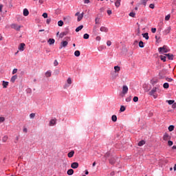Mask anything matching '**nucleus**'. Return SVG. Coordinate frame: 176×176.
<instances>
[{
    "mask_svg": "<svg viewBox=\"0 0 176 176\" xmlns=\"http://www.w3.org/2000/svg\"><path fill=\"white\" fill-rule=\"evenodd\" d=\"M151 32H153V34H155V32H156V28H151Z\"/></svg>",
    "mask_w": 176,
    "mask_h": 176,
    "instance_id": "5fc2aeb1",
    "label": "nucleus"
},
{
    "mask_svg": "<svg viewBox=\"0 0 176 176\" xmlns=\"http://www.w3.org/2000/svg\"><path fill=\"white\" fill-rule=\"evenodd\" d=\"M116 161L115 160V158H111L110 160H109V164H115V162H116Z\"/></svg>",
    "mask_w": 176,
    "mask_h": 176,
    "instance_id": "a878e982",
    "label": "nucleus"
},
{
    "mask_svg": "<svg viewBox=\"0 0 176 176\" xmlns=\"http://www.w3.org/2000/svg\"><path fill=\"white\" fill-rule=\"evenodd\" d=\"M45 76H46L47 78H50V76H52V72H47L45 73Z\"/></svg>",
    "mask_w": 176,
    "mask_h": 176,
    "instance_id": "473e14b6",
    "label": "nucleus"
},
{
    "mask_svg": "<svg viewBox=\"0 0 176 176\" xmlns=\"http://www.w3.org/2000/svg\"><path fill=\"white\" fill-rule=\"evenodd\" d=\"M111 120L113 122H116V120H118V117H116V116H115V115L112 116Z\"/></svg>",
    "mask_w": 176,
    "mask_h": 176,
    "instance_id": "c85d7f7f",
    "label": "nucleus"
},
{
    "mask_svg": "<svg viewBox=\"0 0 176 176\" xmlns=\"http://www.w3.org/2000/svg\"><path fill=\"white\" fill-rule=\"evenodd\" d=\"M43 17H44V19H47V13L44 12V13L43 14Z\"/></svg>",
    "mask_w": 176,
    "mask_h": 176,
    "instance_id": "8fccbe9b",
    "label": "nucleus"
},
{
    "mask_svg": "<svg viewBox=\"0 0 176 176\" xmlns=\"http://www.w3.org/2000/svg\"><path fill=\"white\" fill-rule=\"evenodd\" d=\"M74 56H76V57H79V56H80V51L79 50L75 51Z\"/></svg>",
    "mask_w": 176,
    "mask_h": 176,
    "instance_id": "412c9836",
    "label": "nucleus"
},
{
    "mask_svg": "<svg viewBox=\"0 0 176 176\" xmlns=\"http://www.w3.org/2000/svg\"><path fill=\"white\" fill-rule=\"evenodd\" d=\"M120 111V112H124L126 111V107H124V106H121Z\"/></svg>",
    "mask_w": 176,
    "mask_h": 176,
    "instance_id": "e433bc0d",
    "label": "nucleus"
},
{
    "mask_svg": "<svg viewBox=\"0 0 176 176\" xmlns=\"http://www.w3.org/2000/svg\"><path fill=\"white\" fill-rule=\"evenodd\" d=\"M58 25L59 27H63V25H64V22H63V21H59L58 22Z\"/></svg>",
    "mask_w": 176,
    "mask_h": 176,
    "instance_id": "c9c22d12",
    "label": "nucleus"
},
{
    "mask_svg": "<svg viewBox=\"0 0 176 176\" xmlns=\"http://www.w3.org/2000/svg\"><path fill=\"white\" fill-rule=\"evenodd\" d=\"M122 0H116V1L115 2V5L116 6V8H119V6H120V1Z\"/></svg>",
    "mask_w": 176,
    "mask_h": 176,
    "instance_id": "6ab92c4d",
    "label": "nucleus"
},
{
    "mask_svg": "<svg viewBox=\"0 0 176 176\" xmlns=\"http://www.w3.org/2000/svg\"><path fill=\"white\" fill-rule=\"evenodd\" d=\"M174 143L173 142V141H171V140H168V146H173V144Z\"/></svg>",
    "mask_w": 176,
    "mask_h": 176,
    "instance_id": "4c0bfd02",
    "label": "nucleus"
},
{
    "mask_svg": "<svg viewBox=\"0 0 176 176\" xmlns=\"http://www.w3.org/2000/svg\"><path fill=\"white\" fill-rule=\"evenodd\" d=\"M166 80H167V82H173V78H166Z\"/></svg>",
    "mask_w": 176,
    "mask_h": 176,
    "instance_id": "864d4df0",
    "label": "nucleus"
},
{
    "mask_svg": "<svg viewBox=\"0 0 176 176\" xmlns=\"http://www.w3.org/2000/svg\"><path fill=\"white\" fill-rule=\"evenodd\" d=\"M149 8H150L151 9H155V4H153V3L150 4V5H149Z\"/></svg>",
    "mask_w": 176,
    "mask_h": 176,
    "instance_id": "603ef678",
    "label": "nucleus"
},
{
    "mask_svg": "<svg viewBox=\"0 0 176 176\" xmlns=\"http://www.w3.org/2000/svg\"><path fill=\"white\" fill-rule=\"evenodd\" d=\"M100 30L101 31V32H108V31H109L108 28L104 27V26H102L100 28Z\"/></svg>",
    "mask_w": 176,
    "mask_h": 176,
    "instance_id": "6e6552de",
    "label": "nucleus"
},
{
    "mask_svg": "<svg viewBox=\"0 0 176 176\" xmlns=\"http://www.w3.org/2000/svg\"><path fill=\"white\" fill-rule=\"evenodd\" d=\"M170 17H171V16L170 14L166 15L165 16L166 21H168V20H170Z\"/></svg>",
    "mask_w": 176,
    "mask_h": 176,
    "instance_id": "58836bf2",
    "label": "nucleus"
},
{
    "mask_svg": "<svg viewBox=\"0 0 176 176\" xmlns=\"http://www.w3.org/2000/svg\"><path fill=\"white\" fill-rule=\"evenodd\" d=\"M9 86V82L3 81V89H6Z\"/></svg>",
    "mask_w": 176,
    "mask_h": 176,
    "instance_id": "4468645a",
    "label": "nucleus"
},
{
    "mask_svg": "<svg viewBox=\"0 0 176 176\" xmlns=\"http://www.w3.org/2000/svg\"><path fill=\"white\" fill-rule=\"evenodd\" d=\"M52 21V19L49 18L46 20L47 24H50V22Z\"/></svg>",
    "mask_w": 176,
    "mask_h": 176,
    "instance_id": "3c124183",
    "label": "nucleus"
},
{
    "mask_svg": "<svg viewBox=\"0 0 176 176\" xmlns=\"http://www.w3.org/2000/svg\"><path fill=\"white\" fill-rule=\"evenodd\" d=\"M67 46H68V41H62L60 43V45L59 47V49H63V47H67Z\"/></svg>",
    "mask_w": 176,
    "mask_h": 176,
    "instance_id": "20e7f679",
    "label": "nucleus"
},
{
    "mask_svg": "<svg viewBox=\"0 0 176 176\" xmlns=\"http://www.w3.org/2000/svg\"><path fill=\"white\" fill-rule=\"evenodd\" d=\"M158 52L160 53H168V52H170V48L166 45H164L162 47L158 48Z\"/></svg>",
    "mask_w": 176,
    "mask_h": 176,
    "instance_id": "f03ea898",
    "label": "nucleus"
},
{
    "mask_svg": "<svg viewBox=\"0 0 176 176\" xmlns=\"http://www.w3.org/2000/svg\"><path fill=\"white\" fill-rule=\"evenodd\" d=\"M128 91H129V87H127L126 85H124L122 87V94H127Z\"/></svg>",
    "mask_w": 176,
    "mask_h": 176,
    "instance_id": "39448f33",
    "label": "nucleus"
},
{
    "mask_svg": "<svg viewBox=\"0 0 176 176\" xmlns=\"http://www.w3.org/2000/svg\"><path fill=\"white\" fill-rule=\"evenodd\" d=\"M67 173V175H72V174H74V169H69Z\"/></svg>",
    "mask_w": 176,
    "mask_h": 176,
    "instance_id": "a211bd4d",
    "label": "nucleus"
},
{
    "mask_svg": "<svg viewBox=\"0 0 176 176\" xmlns=\"http://www.w3.org/2000/svg\"><path fill=\"white\" fill-rule=\"evenodd\" d=\"M65 21H66L67 23H69V21L71 20V16H66L65 18H64Z\"/></svg>",
    "mask_w": 176,
    "mask_h": 176,
    "instance_id": "bb28decb",
    "label": "nucleus"
},
{
    "mask_svg": "<svg viewBox=\"0 0 176 176\" xmlns=\"http://www.w3.org/2000/svg\"><path fill=\"white\" fill-rule=\"evenodd\" d=\"M109 155H111L109 153H107L104 155V157H109Z\"/></svg>",
    "mask_w": 176,
    "mask_h": 176,
    "instance_id": "052dcab7",
    "label": "nucleus"
},
{
    "mask_svg": "<svg viewBox=\"0 0 176 176\" xmlns=\"http://www.w3.org/2000/svg\"><path fill=\"white\" fill-rule=\"evenodd\" d=\"M160 59L162 60V61H164V63H166V56L161 55L160 56Z\"/></svg>",
    "mask_w": 176,
    "mask_h": 176,
    "instance_id": "72a5a7b5",
    "label": "nucleus"
},
{
    "mask_svg": "<svg viewBox=\"0 0 176 176\" xmlns=\"http://www.w3.org/2000/svg\"><path fill=\"white\" fill-rule=\"evenodd\" d=\"M143 145H145V141L144 140H142V141L138 142V146H142Z\"/></svg>",
    "mask_w": 176,
    "mask_h": 176,
    "instance_id": "5701e85b",
    "label": "nucleus"
},
{
    "mask_svg": "<svg viewBox=\"0 0 176 176\" xmlns=\"http://www.w3.org/2000/svg\"><path fill=\"white\" fill-rule=\"evenodd\" d=\"M129 16H130V17H135V13H134L133 12H130Z\"/></svg>",
    "mask_w": 176,
    "mask_h": 176,
    "instance_id": "c03bdc74",
    "label": "nucleus"
},
{
    "mask_svg": "<svg viewBox=\"0 0 176 176\" xmlns=\"http://www.w3.org/2000/svg\"><path fill=\"white\" fill-rule=\"evenodd\" d=\"M38 3H40V5H42V3H43V0H39Z\"/></svg>",
    "mask_w": 176,
    "mask_h": 176,
    "instance_id": "e2e57ef3",
    "label": "nucleus"
},
{
    "mask_svg": "<svg viewBox=\"0 0 176 176\" xmlns=\"http://www.w3.org/2000/svg\"><path fill=\"white\" fill-rule=\"evenodd\" d=\"M139 47H144V42L142 41L139 42Z\"/></svg>",
    "mask_w": 176,
    "mask_h": 176,
    "instance_id": "37998d69",
    "label": "nucleus"
},
{
    "mask_svg": "<svg viewBox=\"0 0 176 176\" xmlns=\"http://www.w3.org/2000/svg\"><path fill=\"white\" fill-rule=\"evenodd\" d=\"M163 87H164V89H168V87H170V85H168V82H165L163 85Z\"/></svg>",
    "mask_w": 176,
    "mask_h": 176,
    "instance_id": "cd10ccee",
    "label": "nucleus"
},
{
    "mask_svg": "<svg viewBox=\"0 0 176 176\" xmlns=\"http://www.w3.org/2000/svg\"><path fill=\"white\" fill-rule=\"evenodd\" d=\"M82 19H83V12L82 14H80L78 16V21H80L82 20Z\"/></svg>",
    "mask_w": 176,
    "mask_h": 176,
    "instance_id": "aec40b11",
    "label": "nucleus"
},
{
    "mask_svg": "<svg viewBox=\"0 0 176 176\" xmlns=\"http://www.w3.org/2000/svg\"><path fill=\"white\" fill-rule=\"evenodd\" d=\"M172 149H175V150L176 151V146H173L172 147Z\"/></svg>",
    "mask_w": 176,
    "mask_h": 176,
    "instance_id": "774afa93",
    "label": "nucleus"
},
{
    "mask_svg": "<svg viewBox=\"0 0 176 176\" xmlns=\"http://www.w3.org/2000/svg\"><path fill=\"white\" fill-rule=\"evenodd\" d=\"M96 41H101V36H96Z\"/></svg>",
    "mask_w": 176,
    "mask_h": 176,
    "instance_id": "13d9d810",
    "label": "nucleus"
},
{
    "mask_svg": "<svg viewBox=\"0 0 176 176\" xmlns=\"http://www.w3.org/2000/svg\"><path fill=\"white\" fill-rule=\"evenodd\" d=\"M83 28V25H81L80 26H78L76 29V32H79L80 31V30H82Z\"/></svg>",
    "mask_w": 176,
    "mask_h": 176,
    "instance_id": "4be33fe9",
    "label": "nucleus"
},
{
    "mask_svg": "<svg viewBox=\"0 0 176 176\" xmlns=\"http://www.w3.org/2000/svg\"><path fill=\"white\" fill-rule=\"evenodd\" d=\"M166 102H168V104H169V105H173V104H174V102H175V100H166Z\"/></svg>",
    "mask_w": 176,
    "mask_h": 176,
    "instance_id": "2f4dec72",
    "label": "nucleus"
},
{
    "mask_svg": "<svg viewBox=\"0 0 176 176\" xmlns=\"http://www.w3.org/2000/svg\"><path fill=\"white\" fill-rule=\"evenodd\" d=\"M24 47H25V43H22L19 45V50L21 52H24Z\"/></svg>",
    "mask_w": 176,
    "mask_h": 176,
    "instance_id": "423d86ee",
    "label": "nucleus"
},
{
    "mask_svg": "<svg viewBox=\"0 0 176 176\" xmlns=\"http://www.w3.org/2000/svg\"><path fill=\"white\" fill-rule=\"evenodd\" d=\"M3 122H5V118L3 117H0V123H3Z\"/></svg>",
    "mask_w": 176,
    "mask_h": 176,
    "instance_id": "09e8293b",
    "label": "nucleus"
},
{
    "mask_svg": "<svg viewBox=\"0 0 176 176\" xmlns=\"http://www.w3.org/2000/svg\"><path fill=\"white\" fill-rule=\"evenodd\" d=\"M174 129H175L174 125H170V126H168V130L169 131H174Z\"/></svg>",
    "mask_w": 176,
    "mask_h": 176,
    "instance_id": "393cba45",
    "label": "nucleus"
},
{
    "mask_svg": "<svg viewBox=\"0 0 176 176\" xmlns=\"http://www.w3.org/2000/svg\"><path fill=\"white\" fill-rule=\"evenodd\" d=\"M6 141H8V136H4L3 138V142H6Z\"/></svg>",
    "mask_w": 176,
    "mask_h": 176,
    "instance_id": "a18cd8bd",
    "label": "nucleus"
},
{
    "mask_svg": "<svg viewBox=\"0 0 176 176\" xmlns=\"http://www.w3.org/2000/svg\"><path fill=\"white\" fill-rule=\"evenodd\" d=\"M49 45H54V43L56 42V41L54 38H50L47 41Z\"/></svg>",
    "mask_w": 176,
    "mask_h": 176,
    "instance_id": "f8f14e48",
    "label": "nucleus"
},
{
    "mask_svg": "<svg viewBox=\"0 0 176 176\" xmlns=\"http://www.w3.org/2000/svg\"><path fill=\"white\" fill-rule=\"evenodd\" d=\"M72 168H78L79 167V164L78 162H73L71 164Z\"/></svg>",
    "mask_w": 176,
    "mask_h": 176,
    "instance_id": "0eeeda50",
    "label": "nucleus"
},
{
    "mask_svg": "<svg viewBox=\"0 0 176 176\" xmlns=\"http://www.w3.org/2000/svg\"><path fill=\"white\" fill-rule=\"evenodd\" d=\"M56 124V119H52L50 121V126H54Z\"/></svg>",
    "mask_w": 176,
    "mask_h": 176,
    "instance_id": "dca6fc26",
    "label": "nucleus"
},
{
    "mask_svg": "<svg viewBox=\"0 0 176 176\" xmlns=\"http://www.w3.org/2000/svg\"><path fill=\"white\" fill-rule=\"evenodd\" d=\"M89 34H85L83 36L84 39H89Z\"/></svg>",
    "mask_w": 176,
    "mask_h": 176,
    "instance_id": "ea45409f",
    "label": "nucleus"
},
{
    "mask_svg": "<svg viewBox=\"0 0 176 176\" xmlns=\"http://www.w3.org/2000/svg\"><path fill=\"white\" fill-rule=\"evenodd\" d=\"M114 69H115V72H119V71H120V67L115 66Z\"/></svg>",
    "mask_w": 176,
    "mask_h": 176,
    "instance_id": "c756f323",
    "label": "nucleus"
},
{
    "mask_svg": "<svg viewBox=\"0 0 176 176\" xmlns=\"http://www.w3.org/2000/svg\"><path fill=\"white\" fill-rule=\"evenodd\" d=\"M93 32H94V35H98L97 27H96V26L94 27Z\"/></svg>",
    "mask_w": 176,
    "mask_h": 176,
    "instance_id": "f704fd0d",
    "label": "nucleus"
},
{
    "mask_svg": "<svg viewBox=\"0 0 176 176\" xmlns=\"http://www.w3.org/2000/svg\"><path fill=\"white\" fill-rule=\"evenodd\" d=\"M148 2V0H141L142 5H144V6H146V3Z\"/></svg>",
    "mask_w": 176,
    "mask_h": 176,
    "instance_id": "7c9ffc66",
    "label": "nucleus"
},
{
    "mask_svg": "<svg viewBox=\"0 0 176 176\" xmlns=\"http://www.w3.org/2000/svg\"><path fill=\"white\" fill-rule=\"evenodd\" d=\"M168 137H170V135H168V133H165L163 136L164 141H167L168 140Z\"/></svg>",
    "mask_w": 176,
    "mask_h": 176,
    "instance_id": "f3484780",
    "label": "nucleus"
},
{
    "mask_svg": "<svg viewBox=\"0 0 176 176\" xmlns=\"http://www.w3.org/2000/svg\"><path fill=\"white\" fill-rule=\"evenodd\" d=\"M16 79H17V75H14L11 78L10 81L12 82V83H14V82H16Z\"/></svg>",
    "mask_w": 176,
    "mask_h": 176,
    "instance_id": "2eb2a0df",
    "label": "nucleus"
},
{
    "mask_svg": "<svg viewBox=\"0 0 176 176\" xmlns=\"http://www.w3.org/2000/svg\"><path fill=\"white\" fill-rule=\"evenodd\" d=\"M90 3V0H85V3Z\"/></svg>",
    "mask_w": 176,
    "mask_h": 176,
    "instance_id": "0e129e2a",
    "label": "nucleus"
},
{
    "mask_svg": "<svg viewBox=\"0 0 176 176\" xmlns=\"http://www.w3.org/2000/svg\"><path fill=\"white\" fill-rule=\"evenodd\" d=\"M159 91V86L155 87L152 89V90L149 92L150 96H153L154 98H157V95L155 94L156 91Z\"/></svg>",
    "mask_w": 176,
    "mask_h": 176,
    "instance_id": "f257e3e1",
    "label": "nucleus"
},
{
    "mask_svg": "<svg viewBox=\"0 0 176 176\" xmlns=\"http://www.w3.org/2000/svg\"><path fill=\"white\" fill-rule=\"evenodd\" d=\"M173 170H174V171H176V164H175V166L173 167Z\"/></svg>",
    "mask_w": 176,
    "mask_h": 176,
    "instance_id": "338daca9",
    "label": "nucleus"
},
{
    "mask_svg": "<svg viewBox=\"0 0 176 176\" xmlns=\"http://www.w3.org/2000/svg\"><path fill=\"white\" fill-rule=\"evenodd\" d=\"M142 35H143V38H145V39H146V41H148V39H149V36H148V33L142 34Z\"/></svg>",
    "mask_w": 176,
    "mask_h": 176,
    "instance_id": "b1692460",
    "label": "nucleus"
},
{
    "mask_svg": "<svg viewBox=\"0 0 176 176\" xmlns=\"http://www.w3.org/2000/svg\"><path fill=\"white\" fill-rule=\"evenodd\" d=\"M111 44H112V43L111 42V41H107V46H111Z\"/></svg>",
    "mask_w": 176,
    "mask_h": 176,
    "instance_id": "bf43d9fd",
    "label": "nucleus"
},
{
    "mask_svg": "<svg viewBox=\"0 0 176 176\" xmlns=\"http://www.w3.org/2000/svg\"><path fill=\"white\" fill-rule=\"evenodd\" d=\"M30 14V12L28 11V9L25 8L23 10V16H27Z\"/></svg>",
    "mask_w": 176,
    "mask_h": 176,
    "instance_id": "9d476101",
    "label": "nucleus"
},
{
    "mask_svg": "<svg viewBox=\"0 0 176 176\" xmlns=\"http://www.w3.org/2000/svg\"><path fill=\"white\" fill-rule=\"evenodd\" d=\"M74 155H75V151H72L67 154V156L68 157H74Z\"/></svg>",
    "mask_w": 176,
    "mask_h": 176,
    "instance_id": "ddd939ff",
    "label": "nucleus"
},
{
    "mask_svg": "<svg viewBox=\"0 0 176 176\" xmlns=\"http://www.w3.org/2000/svg\"><path fill=\"white\" fill-rule=\"evenodd\" d=\"M2 8H3V5H0V12H2Z\"/></svg>",
    "mask_w": 176,
    "mask_h": 176,
    "instance_id": "69168bd1",
    "label": "nucleus"
},
{
    "mask_svg": "<svg viewBox=\"0 0 176 176\" xmlns=\"http://www.w3.org/2000/svg\"><path fill=\"white\" fill-rule=\"evenodd\" d=\"M54 67H57V65H58V61H57V60H54Z\"/></svg>",
    "mask_w": 176,
    "mask_h": 176,
    "instance_id": "49530a36",
    "label": "nucleus"
},
{
    "mask_svg": "<svg viewBox=\"0 0 176 176\" xmlns=\"http://www.w3.org/2000/svg\"><path fill=\"white\" fill-rule=\"evenodd\" d=\"M166 56L168 57V60H174V55L171 54H166Z\"/></svg>",
    "mask_w": 176,
    "mask_h": 176,
    "instance_id": "9b49d317",
    "label": "nucleus"
},
{
    "mask_svg": "<svg viewBox=\"0 0 176 176\" xmlns=\"http://www.w3.org/2000/svg\"><path fill=\"white\" fill-rule=\"evenodd\" d=\"M170 31H171V28L168 27L164 31V35H167L168 34H170Z\"/></svg>",
    "mask_w": 176,
    "mask_h": 176,
    "instance_id": "1a4fd4ad",
    "label": "nucleus"
},
{
    "mask_svg": "<svg viewBox=\"0 0 176 176\" xmlns=\"http://www.w3.org/2000/svg\"><path fill=\"white\" fill-rule=\"evenodd\" d=\"M107 14H109V16H111V14H112V10H107Z\"/></svg>",
    "mask_w": 176,
    "mask_h": 176,
    "instance_id": "6e6d98bb",
    "label": "nucleus"
},
{
    "mask_svg": "<svg viewBox=\"0 0 176 176\" xmlns=\"http://www.w3.org/2000/svg\"><path fill=\"white\" fill-rule=\"evenodd\" d=\"M67 82L68 85H71L72 83V79H71V78H68Z\"/></svg>",
    "mask_w": 176,
    "mask_h": 176,
    "instance_id": "79ce46f5",
    "label": "nucleus"
},
{
    "mask_svg": "<svg viewBox=\"0 0 176 176\" xmlns=\"http://www.w3.org/2000/svg\"><path fill=\"white\" fill-rule=\"evenodd\" d=\"M30 119H34L35 118V113H32L30 114Z\"/></svg>",
    "mask_w": 176,
    "mask_h": 176,
    "instance_id": "a19ab883",
    "label": "nucleus"
},
{
    "mask_svg": "<svg viewBox=\"0 0 176 176\" xmlns=\"http://www.w3.org/2000/svg\"><path fill=\"white\" fill-rule=\"evenodd\" d=\"M14 74H17V69H14L12 71V75H14Z\"/></svg>",
    "mask_w": 176,
    "mask_h": 176,
    "instance_id": "4d7b16f0",
    "label": "nucleus"
},
{
    "mask_svg": "<svg viewBox=\"0 0 176 176\" xmlns=\"http://www.w3.org/2000/svg\"><path fill=\"white\" fill-rule=\"evenodd\" d=\"M11 28H13L14 30H16V31H20V28H21V26L18 25L16 23H13L11 25Z\"/></svg>",
    "mask_w": 176,
    "mask_h": 176,
    "instance_id": "7ed1b4c3",
    "label": "nucleus"
},
{
    "mask_svg": "<svg viewBox=\"0 0 176 176\" xmlns=\"http://www.w3.org/2000/svg\"><path fill=\"white\" fill-rule=\"evenodd\" d=\"M133 101H134V102H138V97L135 96V97L133 98Z\"/></svg>",
    "mask_w": 176,
    "mask_h": 176,
    "instance_id": "de8ad7c7",
    "label": "nucleus"
},
{
    "mask_svg": "<svg viewBox=\"0 0 176 176\" xmlns=\"http://www.w3.org/2000/svg\"><path fill=\"white\" fill-rule=\"evenodd\" d=\"M64 35H65V33H61V34H60V38H63V37L64 36Z\"/></svg>",
    "mask_w": 176,
    "mask_h": 176,
    "instance_id": "680f3d73",
    "label": "nucleus"
}]
</instances>
